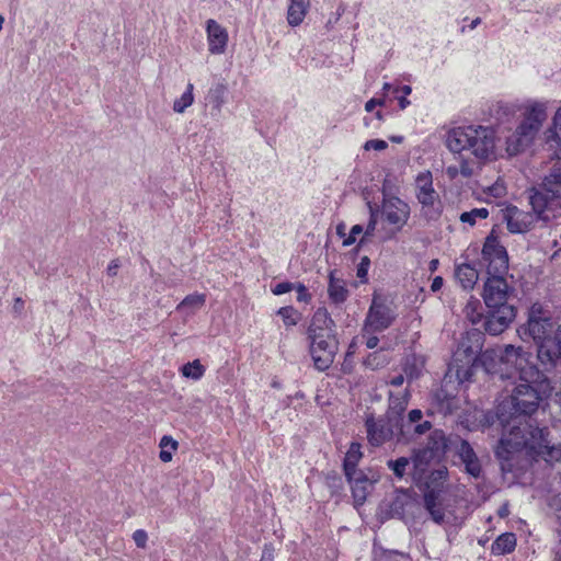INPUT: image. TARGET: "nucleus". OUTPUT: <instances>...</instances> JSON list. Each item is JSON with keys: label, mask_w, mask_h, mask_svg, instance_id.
<instances>
[{"label": "nucleus", "mask_w": 561, "mask_h": 561, "mask_svg": "<svg viewBox=\"0 0 561 561\" xmlns=\"http://www.w3.org/2000/svg\"><path fill=\"white\" fill-rule=\"evenodd\" d=\"M546 119L547 113L545 104L535 102L527 106L524 113V119L517 126L514 135L508 138V150L513 153H517L528 147Z\"/></svg>", "instance_id": "423d86ee"}, {"label": "nucleus", "mask_w": 561, "mask_h": 561, "mask_svg": "<svg viewBox=\"0 0 561 561\" xmlns=\"http://www.w3.org/2000/svg\"><path fill=\"white\" fill-rule=\"evenodd\" d=\"M398 443H405L415 439L432 428V422L423 419V412L420 409H413L407 417L399 420Z\"/></svg>", "instance_id": "4468645a"}, {"label": "nucleus", "mask_w": 561, "mask_h": 561, "mask_svg": "<svg viewBox=\"0 0 561 561\" xmlns=\"http://www.w3.org/2000/svg\"><path fill=\"white\" fill-rule=\"evenodd\" d=\"M528 199L533 213L513 205L503 210V219L510 232H527L536 220L550 224L561 219V164H554L542 182L529 190Z\"/></svg>", "instance_id": "f03ea898"}, {"label": "nucleus", "mask_w": 561, "mask_h": 561, "mask_svg": "<svg viewBox=\"0 0 561 561\" xmlns=\"http://www.w3.org/2000/svg\"><path fill=\"white\" fill-rule=\"evenodd\" d=\"M360 444L353 442L345 455L343 469L345 474H351V472L355 473V471H359L357 469V463L362 458Z\"/></svg>", "instance_id": "72a5a7b5"}, {"label": "nucleus", "mask_w": 561, "mask_h": 561, "mask_svg": "<svg viewBox=\"0 0 561 561\" xmlns=\"http://www.w3.org/2000/svg\"><path fill=\"white\" fill-rule=\"evenodd\" d=\"M489 191L490 194L493 195L494 197H500L505 193V187L499 183H495L489 188Z\"/></svg>", "instance_id": "6e6d98bb"}, {"label": "nucleus", "mask_w": 561, "mask_h": 561, "mask_svg": "<svg viewBox=\"0 0 561 561\" xmlns=\"http://www.w3.org/2000/svg\"><path fill=\"white\" fill-rule=\"evenodd\" d=\"M484 333L479 329L469 330L462 335L453 355L451 369L460 382L470 381L478 369V358L483 352Z\"/></svg>", "instance_id": "39448f33"}, {"label": "nucleus", "mask_w": 561, "mask_h": 561, "mask_svg": "<svg viewBox=\"0 0 561 561\" xmlns=\"http://www.w3.org/2000/svg\"><path fill=\"white\" fill-rule=\"evenodd\" d=\"M549 142H554L557 146V153L561 157V108H559L553 117V128L551 135L548 137Z\"/></svg>", "instance_id": "a19ab883"}, {"label": "nucleus", "mask_w": 561, "mask_h": 561, "mask_svg": "<svg viewBox=\"0 0 561 561\" xmlns=\"http://www.w3.org/2000/svg\"><path fill=\"white\" fill-rule=\"evenodd\" d=\"M121 264L117 259L112 260L111 263L107 266V275L108 276H116L117 270L119 268Z\"/></svg>", "instance_id": "4d7b16f0"}, {"label": "nucleus", "mask_w": 561, "mask_h": 561, "mask_svg": "<svg viewBox=\"0 0 561 561\" xmlns=\"http://www.w3.org/2000/svg\"><path fill=\"white\" fill-rule=\"evenodd\" d=\"M488 216L489 210L486 208H473L470 211L462 213L460 215V221L470 226H474L477 219H485Z\"/></svg>", "instance_id": "37998d69"}, {"label": "nucleus", "mask_w": 561, "mask_h": 561, "mask_svg": "<svg viewBox=\"0 0 561 561\" xmlns=\"http://www.w3.org/2000/svg\"><path fill=\"white\" fill-rule=\"evenodd\" d=\"M527 325L529 335L534 339L537 345V351L545 341L551 339V335L556 329V323L551 320V318L537 316L534 307L530 311Z\"/></svg>", "instance_id": "dca6fc26"}, {"label": "nucleus", "mask_w": 561, "mask_h": 561, "mask_svg": "<svg viewBox=\"0 0 561 561\" xmlns=\"http://www.w3.org/2000/svg\"><path fill=\"white\" fill-rule=\"evenodd\" d=\"M446 174L448 175V178L450 180L456 179L458 176V174H460L459 167H456V165L447 167Z\"/></svg>", "instance_id": "13d9d810"}, {"label": "nucleus", "mask_w": 561, "mask_h": 561, "mask_svg": "<svg viewBox=\"0 0 561 561\" xmlns=\"http://www.w3.org/2000/svg\"><path fill=\"white\" fill-rule=\"evenodd\" d=\"M23 308H24V301H23V299H22V298H20V297L15 298V300H14V305H13V310H14L15 312H21V311L23 310Z\"/></svg>", "instance_id": "0e129e2a"}, {"label": "nucleus", "mask_w": 561, "mask_h": 561, "mask_svg": "<svg viewBox=\"0 0 561 561\" xmlns=\"http://www.w3.org/2000/svg\"><path fill=\"white\" fill-rule=\"evenodd\" d=\"M328 295L330 300L335 305L343 304L348 297V289L344 280L336 278L334 272H330L329 275Z\"/></svg>", "instance_id": "c85d7f7f"}, {"label": "nucleus", "mask_w": 561, "mask_h": 561, "mask_svg": "<svg viewBox=\"0 0 561 561\" xmlns=\"http://www.w3.org/2000/svg\"><path fill=\"white\" fill-rule=\"evenodd\" d=\"M397 319L396 308L386 297L374 294L368 309L365 327L374 332H381L390 328Z\"/></svg>", "instance_id": "6e6552de"}, {"label": "nucleus", "mask_w": 561, "mask_h": 561, "mask_svg": "<svg viewBox=\"0 0 561 561\" xmlns=\"http://www.w3.org/2000/svg\"><path fill=\"white\" fill-rule=\"evenodd\" d=\"M523 442H513L511 438L502 437L495 448V456L500 460L501 469L504 472H513V459L522 450Z\"/></svg>", "instance_id": "412c9836"}, {"label": "nucleus", "mask_w": 561, "mask_h": 561, "mask_svg": "<svg viewBox=\"0 0 561 561\" xmlns=\"http://www.w3.org/2000/svg\"><path fill=\"white\" fill-rule=\"evenodd\" d=\"M308 339L310 340V355L314 367L320 371L329 369L339 351L336 336L316 335Z\"/></svg>", "instance_id": "9b49d317"}, {"label": "nucleus", "mask_w": 561, "mask_h": 561, "mask_svg": "<svg viewBox=\"0 0 561 561\" xmlns=\"http://www.w3.org/2000/svg\"><path fill=\"white\" fill-rule=\"evenodd\" d=\"M206 32L208 39V50L210 54L220 55L226 51L228 43V32L218 22L209 19L206 22Z\"/></svg>", "instance_id": "4be33fe9"}, {"label": "nucleus", "mask_w": 561, "mask_h": 561, "mask_svg": "<svg viewBox=\"0 0 561 561\" xmlns=\"http://www.w3.org/2000/svg\"><path fill=\"white\" fill-rule=\"evenodd\" d=\"M443 284H444V279L443 277L440 276H436L433 282H432V285H431V289L432 291H438L442 287H443Z\"/></svg>", "instance_id": "bf43d9fd"}, {"label": "nucleus", "mask_w": 561, "mask_h": 561, "mask_svg": "<svg viewBox=\"0 0 561 561\" xmlns=\"http://www.w3.org/2000/svg\"><path fill=\"white\" fill-rule=\"evenodd\" d=\"M517 309L515 306L488 308L486 314L482 320L484 332L490 335H500L506 331L515 320Z\"/></svg>", "instance_id": "ddd939ff"}, {"label": "nucleus", "mask_w": 561, "mask_h": 561, "mask_svg": "<svg viewBox=\"0 0 561 561\" xmlns=\"http://www.w3.org/2000/svg\"><path fill=\"white\" fill-rule=\"evenodd\" d=\"M459 171L463 178H470L474 173L472 163L468 159H465L462 156H460Z\"/></svg>", "instance_id": "49530a36"}, {"label": "nucleus", "mask_w": 561, "mask_h": 561, "mask_svg": "<svg viewBox=\"0 0 561 561\" xmlns=\"http://www.w3.org/2000/svg\"><path fill=\"white\" fill-rule=\"evenodd\" d=\"M537 359L545 371L551 373L559 366L561 362V324L556 327L551 339L539 346Z\"/></svg>", "instance_id": "2eb2a0df"}, {"label": "nucleus", "mask_w": 561, "mask_h": 561, "mask_svg": "<svg viewBox=\"0 0 561 561\" xmlns=\"http://www.w3.org/2000/svg\"><path fill=\"white\" fill-rule=\"evenodd\" d=\"M383 101L382 100H377V99H370L366 104H365V110L367 112H371L377 105H382Z\"/></svg>", "instance_id": "052dcab7"}, {"label": "nucleus", "mask_w": 561, "mask_h": 561, "mask_svg": "<svg viewBox=\"0 0 561 561\" xmlns=\"http://www.w3.org/2000/svg\"><path fill=\"white\" fill-rule=\"evenodd\" d=\"M404 382V376L402 374H399L394 376L389 383L393 387H400Z\"/></svg>", "instance_id": "e2e57ef3"}, {"label": "nucleus", "mask_w": 561, "mask_h": 561, "mask_svg": "<svg viewBox=\"0 0 561 561\" xmlns=\"http://www.w3.org/2000/svg\"><path fill=\"white\" fill-rule=\"evenodd\" d=\"M225 91H226V88L222 84H218L216 88L211 89L209 92V102L217 110H220V107L224 103Z\"/></svg>", "instance_id": "c03bdc74"}, {"label": "nucleus", "mask_w": 561, "mask_h": 561, "mask_svg": "<svg viewBox=\"0 0 561 561\" xmlns=\"http://www.w3.org/2000/svg\"><path fill=\"white\" fill-rule=\"evenodd\" d=\"M370 266V260L368 256H363L360 259V262L357 266V277L360 279L362 283H366L367 282V274H368V268Z\"/></svg>", "instance_id": "a18cd8bd"}, {"label": "nucleus", "mask_w": 561, "mask_h": 561, "mask_svg": "<svg viewBox=\"0 0 561 561\" xmlns=\"http://www.w3.org/2000/svg\"><path fill=\"white\" fill-rule=\"evenodd\" d=\"M274 559V548L272 545H265L264 546V549H263V552H262V558H261V561H273Z\"/></svg>", "instance_id": "5fc2aeb1"}, {"label": "nucleus", "mask_w": 561, "mask_h": 561, "mask_svg": "<svg viewBox=\"0 0 561 561\" xmlns=\"http://www.w3.org/2000/svg\"><path fill=\"white\" fill-rule=\"evenodd\" d=\"M376 225H377L376 214H375L374 209L370 207V218H369L368 225L366 227L365 234L373 236V233L376 229Z\"/></svg>", "instance_id": "864d4df0"}, {"label": "nucleus", "mask_w": 561, "mask_h": 561, "mask_svg": "<svg viewBox=\"0 0 561 561\" xmlns=\"http://www.w3.org/2000/svg\"><path fill=\"white\" fill-rule=\"evenodd\" d=\"M316 335H335V322L325 308H318L308 328V337Z\"/></svg>", "instance_id": "5701e85b"}, {"label": "nucleus", "mask_w": 561, "mask_h": 561, "mask_svg": "<svg viewBox=\"0 0 561 561\" xmlns=\"http://www.w3.org/2000/svg\"><path fill=\"white\" fill-rule=\"evenodd\" d=\"M446 146L455 153L468 150L478 160L485 161L494 154L495 134L484 126L457 127L448 133Z\"/></svg>", "instance_id": "7ed1b4c3"}, {"label": "nucleus", "mask_w": 561, "mask_h": 561, "mask_svg": "<svg viewBox=\"0 0 561 561\" xmlns=\"http://www.w3.org/2000/svg\"><path fill=\"white\" fill-rule=\"evenodd\" d=\"M448 477V469L446 466H440L437 469L426 472L421 482L416 483L424 493H433L434 496H440L444 483Z\"/></svg>", "instance_id": "b1692460"}, {"label": "nucleus", "mask_w": 561, "mask_h": 561, "mask_svg": "<svg viewBox=\"0 0 561 561\" xmlns=\"http://www.w3.org/2000/svg\"><path fill=\"white\" fill-rule=\"evenodd\" d=\"M424 508L430 514L432 520L437 525L446 522V513L443 506L442 496H434L433 493L423 494Z\"/></svg>", "instance_id": "bb28decb"}, {"label": "nucleus", "mask_w": 561, "mask_h": 561, "mask_svg": "<svg viewBox=\"0 0 561 561\" xmlns=\"http://www.w3.org/2000/svg\"><path fill=\"white\" fill-rule=\"evenodd\" d=\"M388 147V144L385 140L381 139H370L365 142L364 149L365 150H383Z\"/></svg>", "instance_id": "8fccbe9b"}, {"label": "nucleus", "mask_w": 561, "mask_h": 561, "mask_svg": "<svg viewBox=\"0 0 561 561\" xmlns=\"http://www.w3.org/2000/svg\"><path fill=\"white\" fill-rule=\"evenodd\" d=\"M516 547V536L513 533L500 535L491 546V552L495 556L511 553Z\"/></svg>", "instance_id": "2f4dec72"}, {"label": "nucleus", "mask_w": 561, "mask_h": 561, "mask_svg": "<svg viewBox=\"0 0 561 561\" xmlns=\"http://www.w3.org/2000/svg\"><path fill=\"white\" fill-rule=\"evenodd\" d=\"M181 373L184 377L193 380L201 379L205 374V367L202 365L199 359L188 362L181 367Z\"/></svg>", "instance_id": "e433bc0d"}, {"label": "nucleus", "mask_w": 561, "mask_h": 561, "mask_svg": "<svg viewBox=\"0 0 561 561\" xmlns=\"http://www.w3.org/2000/svg\"><path fill=\"white\" fill-rule=\"evenodd\" d=\"M382 215L390 225L397 226L400 230L410 217V207L399 197H391L385 201Z\"/></svg>", "instance_id": "f3484780"}, {"label": "nucleus", "mask_w": 561, "mask_h": 561, "mask_svg": "<svg viewBox=\"0 0 561 561\" xmlns=\"http://www.w3.org/2000/svg\"><path fill=\"white\" fill-rule=\"evenodd\" d=\"M455 449L457 456L465 465L466 472L474 479H479L482 474V466L470 443L459 438L458 443L455 445Z\"/></svg>", "instance_id": "6ab92c4d"}, {"label": "nucleus", "mask_w": 561, "mask_h": 561, "mask_svg": "<svg viewBox=\"0 0 561 561\" xmlns=\"http://www.w3.org/2000/svg\"><path fill=\"white\" fill-rule=\"evenodd\" d=\"M432 451L438 457L444 456L447 448V438L442 430H434L431 432L426 445L423 447Z\"/></svg>", "instance_id": "473e14b6"}, {"label": "nucleus", "mask_w": 561, "mask_h": 561, "mask_svg": "<svg viewBox=\"0 0 561 561\" xmlns=\"http://www.w3.org/2000/svg\"><path fill=\"white\" fill-rule=\"evenodd\" d=\"M295 287V284L290 283V282H282V283H278L273 289H272V293L274 295H283V294H286L290 290H293Z\"/></svg>", "instance_id": "3c124183"}, {"label": "nucleus", "mask_w": 561, "mask_h": 561, "mask_svg": "<svg viewBox=\"0 0 561 561\" xmlns=\"http://www.w3.org/2000/svg\"><path fill=\"white\" fill-rule=\"evenodd\" d=\"M399 421L392 419L388 414L376 419L373 414L368 415L365 421L367 439L371 446H381L388 440L399 437Z\"/></svg>", "instance_id": "9d476101"}, {"label": "nucleus", "mask_w": 561, "mask_h": 561, "mask_svg": "<svg viewBox=\"0 0 561 561\" xmlns=\"http://www.w3.org/2000/svg\"><path fill=\"white\" fill-rule=\"evenodd\" d=\"M345 477L351 484L354 503L363 505L369 493V488L373 485V481L360 470L355 471V473L345 474Z\"/></svg>", "instance_id": "a878e982"}, {"label": "nucleus", "mask_w": 561, "mask_h": 561, "mask_svg": "<svg viewBox=\"0 0 561 561\" xmlns=\"http://www.w3.org/2000/svg\"><path fill=\"white\" fill-rule=\"evenodd\" d=\"M416 197L422 204L424 215L430 220H436L440 216L438 195L433 188V178L430 171L421 172L415 180Z\"/></svg>", "instance_id": "f8f14e48"}, {"label": "nucleus", "mask_w": 561, "mask_h": 561, "mask_svg": "<svg viewBox=\"0 0 561 561\" xmlns=\"http://www.w3.org/2000/svg\"><path fill=\"white\" fill-rule=\"evenodd\" d=\"M206 302V295L204 294H192L187 295L176 307V310H183L186 308L193 311L201 309Z\"/></svg>", "instance_id": "58836bf2"}, {"label": "nucleus", "mask_w": 561, "mask_h": 561, "mask_svg": "<svg viewBox=\"0 0 561 561\" xmlns=\"http://www.w3.org/2000/svg\"><path fill=\"white\" fill-rule=\"evenodd\" d=\"M547 373L531 359L519 368L510 394L497 407V417L503 425L513 420L530 417L551 396L553 386Z\"/></svg>", "instance_id": "f257e3e1"}, {"label": "nucleus", "mask_w": 561, "mask_h": 561, "mask_svg": "<svg viewBox=\"0 0 561 561\" xmlns=\"http://www.w3.org/2000/svg\"><path fill=\"white\" fill-rule=\"evenodd\" d=\"M412 460L408 457H399L397 459H389L387 461V467L390 469L396 478L402 479L410 468Z\"/></svg>", "instance_id": "f704fd0d"}, {"label": "nucleus", "mask_w": 561, "mask_h": 561, "mask_svg": "<svg viewBox=\"0 0 561 561\" xmlns=\"http://www.w3.org/2000/svg\"><path fill=\"white\" fill-rule=\"evenodd\" d=\"M404 373L408 377L409 380H412L414 378H417V374L415 373V369L414 367H409V366H405L404 367Z\"/></svg>", "instance_id": "69168bd1"}, {"label": "nucleus", "mask_w": 561, "mask_h": 561, "mask_svg": "<svg viewBox=\"0 0 561 561\" xmlns=\"http://www.w3.org/2000/svg\"><path fill=\"white\" fill-rule=\"evenodd\" d=\"M160 448H170L171 450H176L178 447H179V443L173 439L171 436H167L164 435L161 439H160V444H159Z\"/></svg>", "instance_id": "603ef678"}, {"label": "nucleus", "mask_w": 561, "mask_h": 561, "mask_svg": "<svg viewBox=\"0 0 561 561\" xmlns=\"http://www.w3.org/2000/svg\"><path fill=\"white\" fill-rule=\"evenodd\" d=\"M480 308H481V302L473 297H471V299L465 306L463 311L466 313V317L472 324H478V323L482 322V320H483L484 314H482L479 311Z\"/></svg>", "instance_id": "4c0bfd02"}, {"label": "nucleus", "mask_w": 561, "mask_h": 561, "mask_svg": "<svg viewBox=\"0 0 561 561\" xmlns=\"http://www.w3.org/2000/svg\"><path fill=\"white\" fill-rule=\"evenodd\" d=\"M133 539L136 543V546L138 548H146L147 546V540H148V535L145 530L142 529H137L134 534H133Z\"/></svg>", "instance_id": "09e8293b"}, {"label": "nucleus", "mask_w": 561, "mask_h": 561, "mask_svg": "<svg viewBox=\"0 0 561 561\" xmlns=\"http://www.w3.org/2000/svg\"><path fill=\"white\" fill-rule=\"evenodd\" d=\"M277 314L282 317L287 328L296 325L300 319V313L291 306L279 308Z\"/></svg>", "instance_id": "79ce46f5"}, {"label": "nucleus", "mask_w": 561, "mask_h": 561, "mask_svg": "<svg viewBox=\"0 0 561 561\" xmlns=\"http://www.w3.org/2000/svg\"><path fill=\"white\" fill-rule=\"evenodd\" d=\"M410 400V392L408 389L394 394L389 392V405L386 414L399 421L402 417Z\"/></svg>", "instance_id": "cd10ccee"}, {"label": "nucleus", "mask_w": 561, "mask_h": 561, "mask_svg": "<svg viewBox=\"0 0 561 561\" xmlns=\"http://www.w3.org/2000/svg\"><path fill=\"white\" fill-rule=\"evenodd\" d=\"M379 339L377 336H370L367 339L366 346L368 348H375L378 345Z\"/></svg>", "instance_id": "338daca9"}, {"label": "nucleus", "mask_w": 561, "mask_h": 561, "mask_svg": "<svg viewBox=\"0 0 561 561\" xmlns=\"http://www.w3.org/2000/svg\"><path fill=\"white\" fill-rule=\"evenodd\" d=\"M159 458L162 462H169L172 460V453L168 449L161 448Z\"/></svg>", "instance_id": "680f3d73"}, {"label": "nucleus", "mask_w": 561, "mask_h": 561, "mask_svg": "<svg viewBox=\"0 0 561 561\" xmlns=\"http://www.w3.org/2000/svg\"><path fill=\"white\" fill-rule=\"evenodd\" d=\"M310 0H289L287 11V22L291 26H298L302 23L308 9Z\"/></svg>", "instance_id": "7c9ffc66"}, {"label": "nucleus", "mask_w": 561, "mask_h": 561, "mask_svg": "<svg viewBox=\"0 0 561 561\" xmlns=\"http://www.w3.org/2000/svg\"><path fill=\"white\" fill-rule=\"evenodd\" d=\"M549 431L547 427H536L531 431V438L536 443L534 448L547 461H561V445H550Z\"/></svg>", "instance_id": "a211bd4d"}, {"label": "nucleus", "mask_w": 561, "mask_h": 561, "mask_svg": "<svg viewBox=\"0 0 561 561\" xmlns=\"http://www.w3.org/2000/svg\"><path fill=\"white\" fill-rule=\"evenodd\" d=\"M450 382L443 383L432 394V403L444 415L453 414L459 408V399L449 388Z\"/></svg>", "instance_id": "aec40b11"}, {"label": "nucleus", "mask_w": 561, "mask_h": 561, "mask_svg": "<svg viewBox=\"0 0 561 561\" xmlns=\"http://www.w3.org/2000/svg\"><path fill=\"white\" fill-rule=\"evenodd\" d=\"M504 275H488L481 294L486 308L504 307V305L515 306L516 289L508 285Z\"/></svg>", "instance_id": "0eeeda50"}, {"label": "nucleus", "mask_w": 561, "mask_h": 561, "mask_svg": "<svg viewBox=\"0 0 561 561\" xmlns=\"http://www.w3.org/2000/svg\"><path fill=\"white\" fill-rule=\"evenodd\" d=\"M376 358H377V353L369 354V355L367 356V358H366V362H365V363H366V365H368V366H371V367H373V366H374V362L376 360Z\"/></svg>", "instance_id": "774afa93"}, {"label": "nucleus", "mask_w": 561, "mask_h": 561, "mask_svg": "<svg viewBox=\"0 0 561 561\" xmlns=\"http://www.w3.org/2000/svg\"><path fill=\"white\" fill-rule=\"evenodd\" d=\"M294 288H296V290H297V300L298 301L309 302L311 300V295L308 293V289L304 284L298 283L297 285H295Z\"/></svg>", "instance_id": "de8ad7c7"}, {"label": "nucleus", "mask_w": 561, "mask_h": 561, "mask_svg": "<svg viewBox=\"0 0 561 561\" xmlns=\"http://www.w3.org/2000/svg\"><path fill=\"white\" fill-rule=\"evenodd\" d=\"M410 503H411V500L409 497L408 491L399 490L390 505V510L394 515H397L399 517H403V515L405 513V506Z\"/></svg>", "instance_id": "c9c22d12"}, {"label": "nucleus", "mask_w": 561, "mask_h": 561, "mask_svg": "<svg viewBox=\"0 0 561 561\" xmlns=\"http://www.w3.org/2000/svg\"><path fill=\"white\" fill-rule=\"evenodd\" d=\"M439 458L440 457L436 456L430 450L424 449L423 447L414 449L411 457L413 481L415 483L421 482L431 463Z\"/></svg>", "instance_id": "393cba45"}, {"label": "nucleus", "mask_w": 561, "mask_h": 561, "mask_svg": "<svg viewBox=\"0 0 561 561\" xmlns=\"http://www.w3.org/2000/svg\"><path fill=\"white\" fill-rule=\"evenodd\" d=\"M533 355L523 346L507 344L499 348H488L478 358V368H483L486 374L499 375L502 379L510 377L508 368L515 373L526 365Z\"/></svg>", "instance_id": "20e7f679"}, {"label": "nucleus", "mask_w": 561, "mask_h": 561, "mask_svg": "<svg viewBox=\"0 0 561 561\" xmlns=\"http://www.w3.org/2000/svg\"><path fill=\"white\" fill-rule=\"evenodd\" d=\"M482 260L486 263V274H506L508 272V254L500 243L495 229L493 228L482 248Z\"/></svg>", "instance_id": "1a4fd4ad"}, {"label": "nucleus", "mask_w": 561, "mask_h": 561, "mask_svg": "<svg viewBox=\"0 0 561 561\" xmlns=\"http://www.w3.org/2000/svg\"><path fill=\"white\" fill-rule=\"evenodd\" d=\"M456 278L465 290L473 289L479 279V273L471 264H460L455 271Z\"/></svg>", "instance_id": "c756f323"}, {"label": "nucleus", "mask_w": 561, "mask_h": 561, "mask_svg": "<svg viewBox=\"0 0 561 561\" xmlns=\"http://www.w3.org/2000/svg\"><path fill=\"white\" fill-rule=\"evenodd\" d=\"M193 84L188 83L186 91L182 94V96L174 101L173 103V111L176 113H184V111L191 106L194 102V95H193Z\"/></svg>", "instance_id": "ea45409f"}]
</instances>
